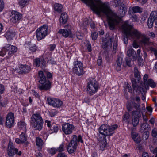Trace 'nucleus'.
Wrapping results in <instances>:
<instances>
[{"label":"nucleus","instance_id":"obj_1","mask_svg":"<svg viewBox=\"0 0 157 157\" xmlns=\"http://www.w3.org/2000/svg\"><path fill=\"white\" fill-rule=\"evenodd\" d=\"M117 128V124L110 126L106 124H102L99 127V132L104 135L103 137H100L98 138L101 150L103 151L107 145L106 136L112 135L114 132V130Z\"/></svg>","mask_w":157,"mask_h":157},{"label":"nucleus","instance_id":"obj_2","mask_svg":"<svg viewBox=\"0 0 157 157\" xmlns=\"http://www.w3.org/2000/svg\"><path fill=\"white\" fill-rule=\"evenodd\" d=\"M121 29L124 34L133 39L139 40L143 34L140 32L134 29L133 25L129 24L127 21L122 24Z\"/></svg>","mask_w":157,"mask_h":157},{"label":"nucleus","instance_id":"obj_3","mask_svg":"<svg viewBox=\"0 0 157 157\" xmlns=\"http://www.w3.org/2000/svg\"><path fill=\"white\" fill-rule=\"evenodd\" d=\"M46 75L45 72H44L40 71L38 72L40 80L38 81L39 84L38 85L37 87L41 90H49L51 87V83L48 80L46 79Z\"/></svg>","mask_w":157,"mask_h":157},{"label":"nucleus","instance_id":"obj_4","mask_svg":"<svg viewBox=\"0 0 157 157\" xmlns=\"http://www.w3.org/2000/svg\"><path fill=\"white\" fill-rule=\"evenodd\" d=\"M43 120L39 113L33 114L30 119V124L35 130L40 131L43 128Z\"/></svg>","mask_w":157,"mask_h":157},{"label":"nucleus","instance_id":"obj_5","mask_svg":"<svg viewBox=\"0 0 157 157\" xmlns=\"http://www.w3.org/2000/svg\"><path fill=\"white\" fill-rule=\"evenodd\" d=\"M99 88L98 84L95 79L90 78L87 87V93L90 95H93L97 92Z\"/></svg>","mask_w":157,"mask_h":157},{"label":"nucleus","instance_id":"obj_6","mask_svg":"<svg viewBox=\"0 0 157 157\" xmlns=\"http://www.w3.org/2000/svg\"><path fill=\"white\" fill-rule=\"evenodd\" d=\"M73 72L78 76L83 75L85 72L83 69L82 63L80 61H76L74 63Z\"/></svg>","mask_w":157,"mask_h":157},{"label":"nucleus","instance_id":"obj_7","mask_svg":"<svg viewBox=\"0 0 157 157\" xmlns=\"http://www.w3.org/2000/svg\"><path fill=\"white\" fill-rule=\"evenodd\" d=\"M48 27L43 25L38 28L36 31L37 39L39 41L44 39L47 35Z\"/></svg>","mask_w":157,"mask_h":157},{"label":"nucleus","instance_id":"obj_8","mask_svg":"<svg viewBox=\"0 0 157 157\" xmlns=\"http://www.w3.org/2000/svg\"><path fill=\"white\" fill-rule=\"evenodd\" d=\"M14 123V114L12 112H10L7 115L5 125L7 128H10L13 126Z\"/></svg>","mask_w":157,"mask_h":157},{"label":"nucleus","instance_id":"obj_9","mask_svg":"<svg viewBox=\"0 0 157 157\" xmlns=\"http://www.w3.org/2000/svg\"><path fill=\"white\" fill-rule=\"evenodd\" d=\"M74 128V126L72 124L69 123H65L62 125V130L66 135L72 133Z\"/></svg>","mask_w":157,"mask_h":157},{"label":"nucleus","instance_id":"obj_10","mask_svg":"<svg viewBox=\"0 0 157 157\" xmlns=\"http://www.w3.org/2000/svg\"><path fill=\"white\" fill-rule=\"evenodd\" d=\"M47 101L48 104L55 107L59 108L63 104V102L58 99L50 98H47Z\"/></svg>","mask_w":157,"mask_h":157},{"label":"nucleus","instance_id":"obj_11","mask_svg":"<svg viewBox=\"0 0 157 157\" xmlns=\"http://www.w3.org/2000/svg\"><path fill=\"white\" fill-rule=\"evenodd\" d=\"M141 116L140 112L138 111L132 112V124L134 127L137 125L139 123V118Z\"/></svg>","mask_w":157,"mask_h":157},{"label":"nucleus","instance_id":"obj_12","mask_svg":"<svg viewBox=\"0 0 157 157\" xmlns=\"http://www.w3.org/2000/svg\"><path fill=\"white\" fill-rule=\"evenodd\" d=\"M10 21L13 23H15L18 22L22 17V15L16 11L13 10L11 13Z\"/></svg>","mask_w":157,"mask_h":157},{"label":"nucleus","instance_id":"obj_13","mask_svg":"<svg viewBox=\"0 0 157 157\" xmlns=\"http://www.w3.org/2000/svg\"><path fill=\"white\" fill-rule=\"evenodd\" d=\"M18 151V149L15 148L13 144L9 142L7 150V152L8 155L9 156H13L15 154H17Z\"/></svg>","mask_w":157,"mask_h":157},{"label":"nucleus","instance_id":"obj_14","mask_svg":"<svg viewBox=\"0 0 157 157\" xmlns=\"http://www.w3.org/2000/svg\"><path fill=\"white\" fill-rule=\"evenodd\" d=\"M26 132H22L20 135V138H17L15 140V142L16 143L19 144H22L25 142L28 144L27 140V136L26 133Z\"/></svg>","mask_w":157,"mask_h":157},{"label":"nucleus","instance_id":"obj_15","mask_svg":"<svg viewBox=\"0 0 157 157\" xmlns=\"http://www.w3.org/2000/svg\"><path fill=\"white\" fill-rule=\"evenodd\" d=\"M113 40V38H110L108 41L103 42L101 47L104 50V52L105 54H107L108 51L109 49L111 48Z\"/></svg>","mask_w":157,"mask_h":157},{"label":"nucleus","instance_id":"obj_16","mask_svg":"<svg viewBox=\"0 0 157 157\" xmlns=\"http://www.w3.org/2000/svg\"><path fill=\"white\" fill-rule=\"evenodd\" d=\"M30 67L26 65H21L19 68V73L21 74L28 73L31 70Z\"/></svg>","mask_w":157,"mask_h":157},{"label":"nucleus","instance_id":"obj_17","mask_svg":"<svg viewBox=\"0 0 157 157\" xmlns=\"http://www.w3.org/2000/svg\"><path fill=\"white\" fill-rule=\"evenodd\" d=\"M127 55L128 57H130L132 56L133 61H136L137 59L136 52L132 48H130L127 51Z\"/></svg>","mask_w":157,"mask_h":157},{"label":"nucleus","instance_id":"obj_18","mask_svg":"<svg viewBox=\"0 0 157 157\" xmlns=\"http://www.w3.org/2000/svg\"><path fill=\"white\" fill-rule=\"evenodd\" d=\"M140 39L139 43L141 44H144V46L147 45L149 44V39L145 35L143 34Z\"/></svg>","mask_w":157,"mask_h":157},{"label":"nucleus","instance_id":"obj_19","mask_svg":"<svg viewBox=\"0 0 157 157\" xmlns=\"http://www.w3.org/2000/svg\"><path fill=\"white\" fill-rule=\"evenodd\" d=\"M77 137L76 135L73 136V138L71 140L69 144L67 147H72L77 148V146L78 144L77 142Z\"/></svg>","mask_w":157,"mask_h":157},{"label":"nucleus","instance_id":"obj_20","mask_svg":"<svg viewBox=\"0 0 157 157\" xmlns=\"http://www.w3.org/2000/svg\"><path fill=\"white\" fill-rule=\"evenodd\" d=\"M144 85L146 89H148L149 86H150L152 88L155 87L156 86V83L152 79L150 78L148 79L147 83L145 84Z\"/></svg>","mask_w":157,"mask_h":157},{"label":"nucleus","instance_id":"obj_21","mask_svg":"<svg viewBox=\"0 0 157 157\" xmlns=\"http://www.w3.org/2000/svg\"><path fill=\"white\" fill-rule=\"evenodd\" d=\"M58 33L62 34V35L67 37L71 34V32L70 30L66 29H62L59 30L58 32Z\"/></svg>","mask_w":157,"mask_h":157},{"label":"nucleus","instance_id":"obj_22","mask_svg":"<svg viewBox=\"0 0 157 157\" xmlns=\"http://www.w3.org/2000/svg\"><path fill=\"white\" fill-rule=\"evenodd\" d=\"M17 125L19 129L26 132V124L25 121H20L17 123Z\"/></svg>","mask_w":157,"mask_h":157},{"label":"nucleus","instance_id":"obj_23","mask_svg":"<svg viewBox=\"0 0 157 157\" xmlns=\"http://www.w3.org/2000/svg\"><path fill=\"white\" fill-rule=\"evenodd\" d=\"M15 33L12 30H10L7 31L5 34V36L7 40H11L15 36Z\"/></svg>","mask_w":157,"mask_h":157},{"label":"nucleus","instance_id":"obj_24","mask_svg":"<svg viewBox=\"0 0 157 157\" xmlns=\"http://www.w3.org/2000/svg\"><path fill=\"white\" fill-rule=\"evenodd\" d=\"M123 59L121 57H118L117 59L116 64V69L117 71H119L121 69V65L122 63Z\"/></svg>","mask_w":157,"mask_h":157},{"label":"nucleus","instance_id":"obj_25","mask_svg":"<svg viewBox=\"0 0 157 157\" xmlns=\"http://www.w3.org/2000/svg\"><path fill=\"white\" fill-rule=\"evenodd\" d=\"M67 14L66 13H63L61 14L60 18V23H62L63 24H64L67 22Z\"/></svg>","mask_w":157,"mask_h":157},{"label":"nucleus","instance_id":"obj_26","mask_svg":"<svg viewBox=\"0 0 157 157\" xmlns=\"http://www.w3.org/2000/svg\"><path fill=\"white\" fill-rule=\"evenodd\" d=\"M55 10L57 12L60 13L63 11L62 5L58 3H56L54 5Z\"/></svg>","mask_w":157,"mask_h":157},{"label":"nucleus","instance_id":"obj_27","mask_svg":"<svg viewBox=\"0 0 157 157\" xmlns=\"http://www.w3.org/2000/svg\"><path fill=\"white\" fill-rule=\"evenodd\" d=\"M133 89L136 92L140 90L141 88L138 86L136 81L134 79L132 80Z\"/></svg>","mask_w":157,"mask_h":157},{"label":"nucleus","instance_id":"obj_28","mask_svg":"<svg viewBox=\"0 0 157 157\" xmlns=\"http://www.w3.org/2000/svg\"><path fill=\"white\" fill-rule=\"evenodd\" d=\"M149 124L147 123H144L141 124L140 129V132L142 133L144 131H147V128L148 127Z\"/></svg>","mask_w":157,"mask_h":157},{"label":"nucleus","instance_id":"obj_29","mask_svg":"<svg viewBox=\"0 0 157 157\" xmlns=\"http://www.w3.org/2000/svg\"><path fill=\"white\" fill-rule=\"evenodd\" d=\"M130 99L131 101L132 102V105L133 106V107L136 110H140V104L138 103H136L134 102V98H131Z\"/></svg>","mask_w":157,"mask_h":157},{"label":"nucleus","instance_id":"obj_30","mask_svg":"<svg viewBox=\"0 0 157 157\" xmlns=\"http://www.w3.org/2000/svg\"><path fill=\"white\" fill-rule=\"evenodd\" d=\"M19 5L22 7H25L27 5L29 2V0H18Z\"/></svg>","mask_w":157,"mask_h":157},{"label":"nucleus","instance_id":"obj_31","mask_svg":"<svg viewBox=\"0 0 157 157\" xmlns=\"http://www.w3.org/2000/svg\"><path fill=\"white\" fill-rule=\"evenodd\" d=\"M50 130L52 131V133L57 132L59 130L58 125L55 124H52L50 127Z\"/></svg>","mask_w":157,"mask_h":157},{"label":"nucleus","instance_id":"obj_32","mask_svg":"<svg viewBox=\"0 0 157 157\" xmlns=\"http://www.w3.org/2000/svg\"><path fill=\"white\" fill-rule=\"evenodd\" d=\"M36 144L37 146L39 147H42L44 144V143L42 140L39 137H36Z\"/></svg>","mask_w":157,"mask_h":157},{"label":"nucleus","instance_id":"obj_33","mask_svg":"<svg viewBox=\"0 0 157 157\" xmlns=\"http://www.w3.org/2000/svg\"><path fill=\"white\" fill-rule=\"evenodd\" d=\"M134 76L135 78H137L138 80L140 78V73L139 71L136 67H134Z\"/></svg>","mask_w":157,"mask_h":157},{"label":"nucleus","instance_id":"obj_34","mask_svg":"<svg viewBox=\"0 0 157 157\" xmlns=\"http://www.w3.org/2000/svg\"><path fill=\"white\" fill-rule=\"evenodd\" d=\"M132 10L134 13H141L142 12V9L138 6L133 7L132 8Z\"/></svg>","mask_w":157,"mask_h":157},{"label":"nucleus","instance_id":"obj_35","mask_svg":"<svg viewBox=\"0 0 157 157\" xmlns=\"http://www.w3.org/2000/svg\"><path fill=\"white\" fill-rule=\"evenodd\" d=\"M0 105L3 107L5 106L7 102V100L6 99L3 98L1 99V97L0 96Z\"/></svg>","mask_w":157,"mask_h":157},{"label":"nucleus","instance_id":"obj_36","mask_svg":"<svg viewBox=\"0 0 157 157\" xmlns=\"http://www.w3.org/2000/svg\"><path fill=\"white\" fill-rule=\"evenodd\" d=\"M42 61V59L38 58L36 59L34 61V64L36 67H39Z\"/></svg>","mask_w":157,"mask_h":157},{"label":"nucleus","instance_id":"obj_37","mask_svg":"<svg viewBox=\"0 0 157 157\" xmlns=\"http://www.w3.org/2000/svg\"><path fill=\"white\" fill-rule=\"evenodd\" d=\"M142 134V138L145 140H147L148 137L149 135V132L147 131H146L143 132Z\"/></svg>","mask_w":157,"mask_h":157},{"label":"nucleus","instance_id":"obj_38","mask_svg":"<svg viewBox=\"0 0 157 157\" xmlns=\"http://www.w3.org/2000/svg\"><path fill=\"white\" fill-rule=\"evenodd\" d=\"M154 21L152 18L149 17L147 21V25L149 28H151L153 27Z\"/></svg>","mask_w":157,"mask_h":157},{"label":"nucleus","instance_id":"obj_39","mask_svg":"<svg viewBox=\"0 0 157 157\" xmlns=\"http://www.w3.org/2000/svg\"><path fill=\"white\" fill-rule=\"evenodd\" d=\"M149 17H152L154 20L157 19V11H153L151 12Z\"/></svg>","mask_w":157,"mask_h":157},{"label":"nucleus","instance_id":"obj_40","mask_svg":"<svg viewBox=\"0 0 157 157\" xmlns=\"http://www.w3.org/2000/svg\"><path fill=\"white\" fill-rule=\"evenodd\" d=\"M76 148L73 147L72 146L70 147H67V150L69 154H71L76 151Z\"/></svg>","mask_w":157,"mask_h":157},{"label":"nucleus","instance_id":"obj_41","mask_svg":"<svg viewBox=\"0 0 157 157\" xmlns=\"http://www.w3.org/2000/svg\"><path fill=\"white\" fill-rule=\"evenodd\" d=\"M8 46L9 47H10L11 49V52L12 53L13 55L14 53L16 52L17 51V47L11 45L9 44H7V46L6 47H8Z\"/></svg>","mask_w":157,"mask_h":157},{"label":"nucleus","instance_id":"obj_42","mask_svg":"<svg viewBox=\"0 0 157 157\" xmlns=\"http://www.w3.org/2000/svg\"><path fill=\"white\" fill-rule=\"evenodd\" d=\"M6 48L7 52H8V56H6L8 58L13 56L12 53L11 52V49L10 47H6L7 46V44L6 45Z\"/></svg>","mask_w":157,"mask_h":157},{"label":"nucleus","instance_id":"obj_43","mask_svg":"<svg viewBox=\"0 0 157 157\" xmlns=\"http://www.w3.org/2000/svg\"><path fill=\"white\" fill-rule=\"evenodd\" d=\"M133 108L134 107L132 105V102H128L127 103V108L128 111H132Z\"/></svg>","mask_w":157,"mask_h":157},{"label":"nucleus","instance_id":"obj_44","mask_svg":"<svg viewBox=\"0 0 157 157\" xmlns=\"http://www.w3.org/2000/svg\"><path fill=\"white\" fill-rule=\"evenodd\" d=\"M131 61L132 59L130 57H126L125 58V62L127 65L129 67H131L132 66L131 64Z\"/></svg>","mask_w":157,"mask_h":157},{"label":"nucleus","instance_id":"obj_45","mask_svg":"<svg viewBox=\"0 0 157 157\" xmlns=\"http://www.w3.org/2000/svg\"><path fill=\"white\" fill-rule=\"evenodd\" d=\"M6 52L7 51L5 46L3 47L1 51H0V56H3L6 54Z\"/></svg>","mask_w":157,"mask_h":157},{"label":"nucleus","instance_id":"obj_46","mask_svg":"<svg viewBox=\"0 0 157 157\" xmlns=\"http://www.w3.org/2000/svg\"><path fill=\"white\" fill-rule=\"evenodd\" d=\"M138 65L140 66H143V61L141 56L137 57Z\"/></svg>","mask_w":157,"mask_h":157},{"label":"nucleus","instance_id":"obj_47","mask_svg":"<svg viewBox=\"0 0 157 157\" xmlns=\"http://www.w3.org/2000/svg\"><path fill=\"white\" fill-rule=\"evenodd\" d=\"M76 34L77 38L80 40L82 39L84 36V34L83 33L79 31L77 32Z\"/></svg>","mask_w":157,"mask_h":157},{"label":"nucleus","instance_id":"obj_48","mask_svg":"<svg viewBox=\"0 0 157 157\" xmlns=\"http://www.w3.org/2000/svg\"><path fill=\"white\" fill-rule=\"evenodd\" d=\"M130 117V115L128 113L126 112L124 114L123 117V120L127 121Z\"/></svg>","mask_w":157,"mask_h":157},{"label":"nucleus","instance_id":"obj_49","mask_svg":"<svg viewBox=\"0 0 157 157\" xmlns=\"http://www.w3.org/2000/svg\"><path fill=\"white\" fill-rule=\"evenodd\" d=\"M98 33L96 32L92 33L91 34V36L92 40H96L98 37Z\"/></svg>","mask_w":157,"mask_h":157},{"label":"nucleus","instance_id":"obj_50","mask_svg":"<svg viewBox=\"0 0 157 157\" xmlns=\"http://www.w3.org/2000/svg\"><path fill=\"white\" fill-rule=\"evenodd\" d=\"M64 145L63 144H62L60 145L59 147L57 148L56 149L57 151H58L59 152H62L64 150Z\"/></svg>","mask_w":157,"mask_h":157},{"label":"nucleus","instance_id":"obj_51","mask_svg":"<svg viewBox=\"0 0 157 157\" xmlns=\"http://www.w3.org/2000/svg\"><path fill=\"white\" fill-rule=\"evenodd\" d=\"M56 149L54 148H51L48 150V152L52 155L55 154L56 152Z\"/></svg>","mask_w":157,"mask_h":157},{"label":"nucleus","instance_id":"obj_52","mask_svg":"<svg viewBox=\"0 0 157 157\" xmlns=\"http://www.w3.org/2000/svg\"><path fill=\"white\" fill-rule=\"evenodd\" d=\"M4 6V3L3 0H0V12L2 11Z\"/></svg>","mask_w":157,"mask_h":157},{"label":"nucleus","instance_id":"obj_53","mask_svg":"<svg viewBox=\"0 0 157 157\" xmlns=\"http://www.w3.org/2000/svg\"><path fill=\"white\" fill-rule=\"evenodd\" d=\"M151 135L153 137L157 138V131L155 129H153L151 132Z\"/></svg>","mask_w":157,"mask_h":157},{"label":"nucleus","instance_id":"obj_54","mask_svg":"<svg viewBox=\"0 0 157 157\" xmlns=\"http://www.w3.org/2000/svg\"><path fill=\"white\" fill-rule=\"evenodd\" d=\"M148 75L147 74H145L144 76L143 79L144 84L147 83L148 81Z\"/></svg>","mask_w":157,"mask_h":157},{"label":"nucleus","instance_id":"obj_55","mask_svg":"<svg viewBox=\"0 0 157 157\" xmlns=\"http://www.w3.org/2000/svg\"><path fill=\"white\" fill-rule=\"evenodd\" d=\"M77 144L78 143H79V142H81L82 143H83V141L82 139V136L81 135H78V137H77Z\"/></svg>","mask_w":157,"mask_h":157},{"label":"nucleus","instance_id":"obj_56","mask_svg":"<svg viewBox=\"0 0 157 157\" xmlns=\"http://www.w3.org/2000/svg\"><path fill=\"white\" fill-rule=\"evenodd\" d=\"M133 47L135 48H138L139 46L136 40L134 41L132 44Z\"/></svg>","mask_w":157,"mask_h":157},{"label":"nucleus","instance_id":"obj_57","mask_svg":"<svg viewBox=\"0 0 157 157\" xmlns=\"http://www.w3.org/2000/svg\"><path fill=\"white\" fill-rule=\"evenodd\" d=\"M4 90V87L3 85L0 84V94L3 93Z\"/></svg>","mask_w":157,"mask_h":157},{"label":"nucleus","instance_id":"obj_58","mask_svg":"<svg viewBox=\"0 0 157 157\" xmlns=\"http://www.w3.org/2000/svg\"><path fill=\"white\" fill-rule=\"evenodd\" d=\"M133 140L136 143H139L141 141V139L139 136H138L136 138L133 139Z\"/></svg>","mask_w":157,"mask_h":157},{"label":"nucleus","instance_id":"obj_59","mask_svg":"<svg viewBox=\"0 0 157 157\" xmlns=\"http://www.w3.org/2000/svg\"><path fill=\"white\" fill-rule=\"evenodd\" d=\"M131 135L132 138L133 140L136 138V137L138 136V134L134 132H132Z\"/></svg>","mask_w":157,"mask_h":157},{"label":"nucleus","instance_id":"obj_60","mask_svg":"<svg viewBox=\"0 0 157 157\" xmlns=\"http://www.w3.org/2000/svg\"><path fill=\"white\" fill-rule=\"evenodd\" d=\"M87 48L89 52H90L91 51V44L90 43H87Z\"/></svg>","mask_w":157,"mask_h":157},{"label":"nucleus","instance_id":"obj_61","mask_svg":"<svg viewBox=\"0 0 157 157\" xmlns=\"http://www.w3.org/2000/svg\"><path fill=\"white\" fill-rule=\"evenodd\" d=\"M102 62V58L101 57L99 56L98 59V65L100 66L101 65Z\"/></svg>","mask_w":157,"mask_h":157},{"label":"nucleus","instance_id":"obj_62","mask_svg":"<svg viewBox=\"0 0 157 157\" xmlns=\"http://www.w3.org/2000/svg\"><path fill=\"white\" fill-rule=\"evenodd\" d=\"M142 157H153V156H150L148 153L146 152H144L142 154Z\"/></svg>","mask_w":157,"mask_h":157},{"label":"nucleus","instance_id":"obj_63","mask_svg":"<svg viewBox=\"0 0 157 157\" xmlns=\"http://www.w3.org/2000/svg\"><path fill=\"white\" fill-rule=\"evenodd\" d=\"M29 49L30 51H31L33 52H34L36 51V46L34 45L33 46L30 47L29 48Z\"/></svg>","mask_w":157,"mask_h":157},{"label":"nucleus","instance_id":"obj_64","mask_svg":"<svg viewBox=\"0 0 157 157\" xmlns=\"http://www.w3.org/2000/svg\"><path fill=\"white\" fill-rule=\"evenodd\" d=\"M57 157H68L64 153H59L58 154Z\"/></svg>","mask_w":157,"mask_h":157}]
</instances>
